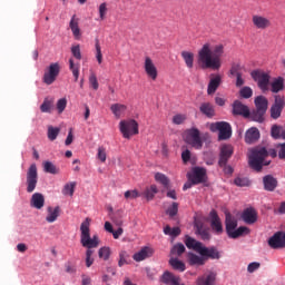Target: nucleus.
Instances as JSON below:
<instances>
[{"label":"nucleus","instance_id":"obj_19","mask_svg":"<svg viewBox=\"0 0 285 285\" xmlns=\"http://www.w3.org/2000/svg\"><path fill=\"white\" fill-rule=\"evenodd\" d=\"M240 219L252 226V224H255L257 222V210L253 207L244 209L240 215Z\"/></svg>","mask_w":285,"mask_h":285},{"label":"nucleus","instance_id":"obj_18","mask_svg":"<svg viewBox=\"0 0 285 285\" xmlns=\"http://www.w3.org/2000/svg\"><path fill=\"white\" fill-rule=\"evenodd\" d=\"M198 254L202 255V257H205V262L207 259H220L222 254H219V250H217V247H206L203 246L200 252Z\"/></svg>","mask_w":285,"mask_h":285},{"label":"nucleus","instance_id":"obj_23","mask_svg":"<svg viewBox=\"0 0 285 285\" xmlns=\"http://www.w3.org/2000/svg\"><path fill=\"white\" fill-rule=\"evenodd\" d=\"M222 86V76L219 73L212 75L209 83L207 86V95H215L217 92V88Z\"/></svg>","mask_w":285,"mask_h":285},{"label":"nucleus","instance_id":"obj_26","mask_svg":"<svg viewBox=\"0 0 285 285\" xmlns=\"http://www.w3.org/2000/svg\"><path fill=\"white\" fill-rule=\"evenodd\" d=\"M217 279V273L209 272L207 275H203L196 279V285H215Z\"/></svg>","mask_w":285,"mask_h":285},{"label":"nucleus","instance_id":"obj_49","mask_svg":"<svg viewBox=\"0 0 285 285\" xmlns=\"http://www.w3.org/2000/svg\"><path fill=\"white\" fill-rule=\"evenodd\" d=\"M59 132H61V129H59V127H52V126H49L48 127V139L50 141H55V139H57V137H59Z\"/></svg>","mask_w":285,"mask_h":285},{"label":"nucleus","instance_id":"obj_13","mask_svg":"<svg viewBox=\"0 0 285 285\" xmlns=\"http://www.w3.org/2000/svg\"><path fill=\"white\" fill-rule=\"evenodd\" d=\"M233 115L244 117L245 119H248L250 117V109L248 106L242 104L239 100H235L233 102Z\"/></svg>","mask_w":285,"mask_h":285},{"label":"nucleus","instance_id":"obj_63","mask_svg":"<svg viewBox=\"0 0 285 285\" xmlns=\"http://www.w3.org/2000/svg\"><path fill=\"white\" fill-rule=\"evenodd\" d=\"M97 157L102 164H106L107 155L106 149L104 147H98Z\"/></svg>","mask_w":285,"mask_h":285},{"label":"nucleus","instance_id":"obj_11","mask_svg":"<svg viewBox=\"0 0 285 285\" xmlns=\"http://www.w3.org/2000/svg\"><path fill=\"white\" fill-rule=\"evenodd\" d=\"M234 153H235V149L233 148V145L224 144L220 147L218 166L220 168L226 167V164H228V159L233 157Z\"/></svg>","mask_w":285,"mask_h":285},{"label":"nucleus","instance_id":"obj_5","mask_svg":"<svg viewBox=\"0 0 285 285\" xmlns=\"http://www.w3.org/2000/svg\"><path fill=\"white\" fill-rule=\"evenodd\" d=\"M212 132H217L218 130V139L219 141H226V139H230L233 137V128L230 124L226 121H218L210 125Z\"/></svg>","mask_w":285,"mask_h":285},{"label":"nucleus","instance_id":"obj_16","mask_svg":"<svg viewBox=\"0 0 285 285\" xmlns=\"http://www.w3.org/2000/svg\"><path fill=\"white\" fill-rule=\"evenodd\" d=\"M252 23L257 30H266L272 26L271 19L259 14L252 17Z\"/></svg>","mask_w":285,"mask_h":285},{"label":"nucleus","instance_id":"obj_29","mask_svg":"<svg viewBox=\"0 0 285 285\" xmlns=\"http://www.w3.org/2000/svg\"><path fill=\"white\" fill-rule=\"evenodd\" d=\"M187 259H188L189 266H204L206 264V258L195 253H189L187 255Z\"/></svg>","mask_w":285,"mask_h":285},{"label":"nucleus","instance_id":"obj_43","mask_svg":"<svg viewBox=\"0 0 285 285\" xmlns=\"http://www.w3.org/2000/svg\"><path fill=\"white\" fill-rule=\"evenodd\" d=\"M155 180L161 184L167 190L170 189V179H168L166 175L157 173L155 174Z\"/></svg>","mask_w":285,"mask_h":285},{"label":"nucleus","instance_id":"obj_31","mask_svg":"<svg viewBox=\"0 0 285 285\" xmlns=\"http://www.w3.org/2000/svg\"><path fill=\"white\" fill-rule=\"evenodd\" d=\"M259 139V129L257 127L249 128L245 134L246 144H255Z\"/></svg>","mask_w":285,"mask_h":285},{"label":"nucleus","instance_id":"obj_3","mask_svg":"<svg viewBox=\"0 0 285 285\" xmlns=\"http://www.w3.org/2000/svg\"><path fill=\"white\" fill-rule=\"evenodd\" d=\"M90 222L91 219L87 217L80 225V244L83 248L92 250L99 247V236L90 237Z\"/></svg>","mask_w":285,"mask_h":285},{"label":"nucleus","instance_id":"obj_24","mask_svg":"<svg viewBox=\"0 0 285 285\" xmlns=\"http://www.w3.org/2000/svg\"><path fill=\"white\" fill-rule=\"evenodd\" d=\"M59 215H61V207L49 206V207H47L46 222H48V224H55V222H57V219H59Z\"/></svg>","mask_w":285,"mask_h":285},{"label":"nucleus","instance_id":"obj_2","mask_svg":"<svg viewBox=\"0 0 285 285\" xmlns=\"http://www.w3.org/2000/svg\"><path fill=\"white\" fill-rule=\"evenodd\" d=\"M268 156L275 159V157H277V150H266L265 147L253 149L249 155L248 164L253 170H256V173H262V168L271 164V161H265Z\"/></svg>","mask_w":285,"mask_h":285},{"label":"nucleus","instance_id":"obj_28","mask_svg":"<svg viewBox=\"0 0 285 285\" xmlns=\"http://www.w3.org/2000/svg\"><path fill=\"white\" fill-rule=\"evenodd\" d=\"M247 119H250V121H256V124H264L266 121V111L253 109L249 111Z\"/></svg>","mask_w":285,"mask_h":285},{"label":"nucleus","instance_id":"obj_59","mask_svg":"<svg viewBox=\"0 0 285 285\" xmlns=\"http://www.w3.org/2000/svg\"><path fill=\"white\" fill-rule=\"evenodd\" d=\"M68 106V100L66 98H61L57 101V110L59 115L66 110V107Z\"/></svg>","mask_w":285,"mask_h":285},{"label":"nucleus","instance_id":"obj_62","mask_svg":"<svg viewBox=\"0 0 285 285\" xmlns=\"http://www.w3.org/2000/svg\"><path fill=\"white\" fill-rule=\"evenodd\" d=\"M89 83L94 88V90H99V81L97 80V76L95 73L90 75Z\"/></svg>","mask_w":285,"mask_h":285},{"label":"nucleus","instance_id":"obj_40","mask_svg":"<svg viewBox=\"0 0 285 285\" xmlns=\"http://www.w3.org/2000/svg\"><path fill=\"white\" fill-rule=\"evenodd\" d=\"M184 253H186V246H184V244H181V243H178L173 246V248L170 250V256L171 257H181V255H184Z\"/></svg>","mask_w":285,"mask_h":285},{"label":"nucleus","instance_id":"obj_53","mask_svg":"<svg viewBox=\"0 0 285 285\" xmlns=\"http://www.w3.org/2000/svg\"><path fill=\"white\" fill-rule=\"evenodd\" d=\"M98 257L105 262H108V259H110V247H101L98 250Z\"/></svg>","mask_w":285,"mask_h":285},{"label":"nucleus","instance_id":"obj_8","mask_svg":"<svg viewBox=\"0 0 285 285\" xmlns=\"http://www.w3.org/2000/svg\"><path fill=\"white\" fill-rule=\"evenodd\" d=\"M38 181L39 173L37 171V165L31 164L27 170V193H35Z\"/></svg>","mask_w":285,"mask_h":285},{"label":"nucleus","instance_id":"obj_17","mask_svg":"<svg viewBox=\"0 0 285 285\" xmlns=\"http://www.w3.org/2000/svg\"><path fill=\"white\" fill-rule=\"evenodd\" d=\"M144 68L147 77H149V79H151L153 81H157V77H158L157 67L155 66V62H153V59H150V57L145 58Z\"/></svg>","mask_w":285,"mask_h":285},{"label":"nucleus","instance_id":"obj_1","mask_svg":"<svg viewBox=\"0 0 285 285\" xmlns=\"http://www.w3.org/2000/svg\"><path fill=\"white\" fill-rule=\"evenodd\" d=\"M222 57H224V45L218 43L212 48L210 43L206 42L198 50L197 63L202 70H219Z\"/></svg>","mask_w":285,"mask_h":285},{"label":"nucleus","instance_id":"obj_54","mask_svg":"<svg viewBox=\"0 0 285 285\" xmlns=\"http://www.w3.org/2000/svg\"><path fill=\"white\" fill-rule=\"evenodd\" d=\"M95 254V250L92 249H87L86 250V266L87 268H90L92 264H95V258H92V255Z\"/></svg>","mask_w":285,"mask_h":285},{"label":"nucleus","instance_id":"obj_58","mask_svg":"<svg viewBox=\"0 0 285 285\" xmlns=\"http://www.w3.org/2000/svg\"><path fill=\"white\" fill-rule=\"evenodd\" d=\"M71 55L78 61H81V47L79 45H75L71 47Z\"/></svg>","mask_w":285,"mask_h":285},{"label":"nucleus","instance_id":"obj_20","mask_svg":"<svg viewBox=\"0 0 285 285\" xmlns=\"http://www.w3.org/2000/svg\"><path fill=\"white\" fill-rule=\"evenodd\" d=\"M31 208H36L37 210H41L43 206H46V197L41 193H35L30 199Z\"/></svg>","mask_w":285,"mask_h":285},{"label":"nucleus","instance_id":"obj_35","mask_svg":"<svg viewBox=\"0 0 285 285\" xmlns=\"http://www.w3.org/2000/svg\"><path fill=\"white\" fill-rule=\"evenodd\" d=\"M271 86V92H274L277 95V92H282L284 90V78L277 77L274 78L272 82H269Z\"/></svg>","mask_w":285,"mask_h":285},{"label":"nucleus","instance_id":"obj_44","mask_svg":"<svg viewBox=\"0 0 285 285\" xmlns=\"http://www.w3.org/2000/svg\"><path fill=\"white\" fill-rule=\"evenodd\" d=\"M170 266L174 268V271H179L180 273H184L186 271V264L184 262L179 261L178 258H170L169 259Z\"/></svg>","mask_w":285,"mask_h":285},{"label":"nucleus","instance_id":"obj_21","mask_svg":"<svg viewBox=\"0 0 285 285\" xmlns=\"http://www.w3.org/2000/svg\"><path fill=\"white\" fill-rule=\"evenodd\" d=\"M160 282L166 285H179L181 284V278L170 272H165L160 276Z\"/></svg>","mask_w":285,"mask_h":285},{"label":"nucleus","instance_id":"obj_41","mask_svg":"<svg viewBox=\"0 0 285 285\" xmlns=\"http://www.w3.org/2000/svg\"><path fill=\"white\" fill-rule=\"evenodd\" d=\"M79 62H76L75 59H69V70H71L72 76L75 77V82L79 81Z\"/></svg>","mask_w":285,"mask_h":285},{"label":"nucleus","instance_id":"obj_45","mask_svg":"<svg viewBox=\"0 0 285 285\" xmlns=\"http://www.w3.org/2000/svg\"><path fill=\"white\" fill-rule=\"evenodd\" d=\"M55 104V100L50 99V98H45L43 102L40 106V110L41 112H52V106Z\"/></svg>","mask_w":285,"mask_h":285},{"label":"nucleus","instance_id":"obj_25","mask_svg":"<svg viewBox=\"0 0 285 285\" xmlns=\"http://www.w3.org/2000/svg\"><path fill=\"white\" fill-rule=\"evenodd\" d=\"M277 178L273 177L272 175H266L263 177L264 190H267V193L275 191V188H277Z\"/></svg>","mask_w":285,"mask_h":285},{"label":"nucleus","instance_id":"obj_4","mask_svg":"<svg viewBox=\"0 0 285 285\" xmlns=\"http://www.w3.org/2000/svg\"><path fill=\"white\" fill-rule=\"evenodd\" d=\"M250 77L254 81H257V86L262 92H268L271 90V75L268 72L257 69L250 72Z\"/></svg>","mask_w":285,"mask_h":285},{"label":"nucleus","instance_id":"obj_55","mask_svg":"<svg viewBox=\"0 0 285 285\" xmlns=\"http://www.w3.org/2000/svg\"><path fill=\"white\" fill-rule=\"evenodd\" d=\"M239 95L243 99H250V97H253V89L250 87H243Z\"/></svg>","mask_w":285,"mask_h":285},{"label":"nucleus","instance_id":"obj_52","mask_svg":"<svg viewBox=\"0 0 285 285\" xmlns=\"http://www.w3.org/2000/svg\"><path fill=\"white\" fill-rule=\"evenodd\" d=\"M128 259H130V255L126 250H121L119 253V261H118V266L121 268V266H125V264H129Z\"/></svg>","mask_w":285,"mask_h":285},{"label":"nucleus","instance_id":"obj_36","mask_svg":"<svg viewBox=\"0 0 285 285\" xmlns=\"http://www.w3.org/2000/svg\"><path fill=\"white\" fill-rule=\"evenodd\" d=\"M69 28L75 37V39H79L81 37V29L79 28V19H77V16H72Z\"/></svg>","mask_w":285,"mask_h":285},{"label":"nucleus","instance_id":"obj_12","mask_svg":"<svg viewBox=\"0 0 285 285\" xmlns=\"http://www.w3.org/2000/svg\"><path fill=\"white\" fill-rule=\"evenodd\" d=\"M285 100L284 96H275V101L269 109L272 119H279L282 117V110H284Z\"/></svg>","mask_w":285,"mask_h":285},{"label":"nucleus","instance_id":"obj_30","mask_svg":"<svg viewBox=\"0 0 285 285\" xmlns=\"http://www.w3.org/2000/svg\"><path fill=\"white\" fill-rule=\"evenodd\" d=\"M255 110L267 112L268 110V98L265 96H257L254 100Z\"/></svg>","mask_w":285,"mask_h":285},{"label":"nucleus","instance_id":"obj_42","mask_svg":"<svg viewBox=\"0 0 285 285\" xmlns=\"http://www.w3.org/2000/svg\"><path fill=\"white\" fill-rule=\"evenodd\" d=\"M43 170L49 175H59L60 173L59 167L53 165L52 161H48V160L43 163Z\"/></svg>","mask_w":285,"mask_h":285},{"label":"nucleus","instance_id":"obj_34","mask_svg":"<svg viewBox=\"0 0 285 285\" xmlns=\"http://www.w3.org/2000/svg\"><path fill=\"white\" fill-rule=\"evenodd\" d=\"M180 57L184 59L185 66L188 70H193V68H195V53L190 51H181Z\"/></svg>","mask_w":285,"mask_h":285},{"label":"nucleus","instance_id":"obj_37","mask_svg":"<svg viewBox=\"0 0 285 285\" xmlns=\"http://www.w3.org/2000/svg\"><path fill=\"white\" fill-rule=\"evenodd\" d=\"M110 110L112 115H115V118L119 119L126 112V110H128V107L121 104H114L111 105Z\"/></svg>","mask_w":285,"mask_h":285},{"label":"nucleus","instance_id":"obj_57","mask_svg":"<svg viewBox=\"0 0 285 285\" xmlns=\"http://www.w3.org/2000/svg\"><path fill=\"white\" fill-rule=\"evenodd\" d=\"M177 213H179V204L173 203L171 206L167 209V215H169V217H175Z\"/></svg>","mask_w":285,"mask_h":285},{"label":"nucleus","instance_id":"obj_10","mask_svg":"<svg viewBox=\"0 0 285 285\" xmlns=\"http://www.w3.org/2000/svg\"><path fill=\"white\" fill-rule=\"evenodd\" d=\"M187 179L194 185L204 184L206 181V168L194 167L191 173L187 174Z\"/></svg>","mask_w":285,"mask_h":285},{"label":"nucleus","instance_id":"obj_64","mask_svg":"<svg viewBox=\"0 0 285 285\" xmlns=\"http://www.w3.org/2000/svg\"><path fill=\"white\" fill-rule=\"evenodd\" d=\"M186 119V115L178 114L173 117V124L176 126H180V124H184V120Z\"/></svg>","mask_w":285,"mask_h":285},{"label":"nucleus","instance_id":"obj_32","mask_svg":"<svg viewBox=\"0 0 285 285\" xmlns=\"http://www.w3.org/2000/svg\"><path fill=\"white\" fill-rule=\"evenodd\" d=\"M225 226L228 236L235 230V228H237V219H235L230 213L225 214Z\"/></svg>","mask_w":285,"mask_h":285},{"label":"nucleus","instance_id":"obj_48","mask_svg":"<svg viewBox=\"0 0 285 285\" xmlns=\"http://www.w3.org/2000/svg\"><path fill=\"white\" fill-rule=\"evenodd\" d=\"M76 187H77L76 181L66 184L62 188V195H69V197H72V195H75V188Z\"/></svg>","mask_w":285,"mask_h":285},{"label":"nucleus","instance_id":"obj_33","mask_svg":"<svg viewBox=\"0 0 285 285\" xmlns=\"http://www.w3.org/2000/svg\"><path fill=\"white\" fill-rule=\"evenodd\" d=\"M185 245L187 246V248L195 250L196 253H199L200 249L204 248V244H202V242L196 240L190 236H186Z\"/></svg>","mask_w":285,"mask_h":285},{"label":"nucleus","instance_id":"obj_9","mask_svg":"<svg viewBox=\"0 0 285 285\" xmlns=\"http://www.w3.org/2000/svg\"><path fill=\"white\" fill-rule=\"evenodd\" d=\"M186 141L196 150H202L204 146V141H202L199 129L197 128H191L187 130Z\"/></svg>","mask_w":285,"mask_h":285},{"label":"nucleus","instance_id":"obj_56","mask_svg":"<svg viewBox=\"0 0 285 285\" xmlns=\"http://www.w3.org/2000/svg\"><path fill=\"white\" fill-rule=\"evenodd\" d=\"M96 59L98 63H102L104 61V55L101 53V46L99 45V39H96Z\"/></svg>","mask_w":285,"mask_h":285},{"label":"nucleus","instance_id":"obj_15","mask_svg":"<svg viewBox=\"0 0 285 285\" xmlns=\"http://www.w3.org/2000/svg\"><path fill=\"white\" fill-rule=\"evenodd\" d=\"M209 217H210V227L213 232L216 233L217 235H222V233H224V226L222 225V219H219V215H217V212L213 209L209 213Z\"/></svg>","mask_w":285,"mask_h":285},{"label":"nucleus","instance_id":"obj_51","mask_svg":"<svg viewBox=\"0 0 285 285\" xmlns=\"http://www.w3.org/2000/svg\"><path fill=\"white\" fill-rule=\"evenodd\" d=\"M235 186H238L240 188L250 186V180L246 177H236L234 179Z\"/></svg>","mask_w":285,"mask_h":285},{"label":"nucleus","instance_id":"obj_50","mask_svg":"<svg viewBox=\"0 0 285 285\" xmlns=\"http://www.w3.org/2000/svg\"><path fill=\"white\" fill-rule=\"evenodd\" d=\"M165 235H170V237H179L181 235V229L179 227L171 228L170 226H166L164 228Z\"/></svg>","mask_w":285,"mask_h":285},{"label":"nucleus","instance_id":"obj_39","mask_svg":"<svg viewBox=\"0 0 285 285\" xmlns=\"http://www.w3.org/2000/svg\"><path fill=\"white\" fill-rule=\"evenodd\" d=\"M250 233V229L246 226H240L237 229H234V232L229 233V236L232 239H237L238 237H242L244 235H248Z\"/></svg>","mask_w":285,"mask_h":285},{"label":"nucleus","instance_id":"obj_38","mask_svg":"<svg viewBox=\"0 0 285 285\" xmlns=\"http://www.w3.org/2000/svg\"><path fill=\"white\" fill-rule=\"evenodd\" d=\"M195 227H196V233L198 235H200V237H202V239H204V242L210 239V232L207 228H204V224L196 223Z\"/></svg>","mask_w":285,"mask_h":285},{"label":"nucleus","instance_id":"obj_47","mask_svg":"<svg viewBox=\"0 0 285 285\" xmlns=\"http://www.w3.org/2000/svg\"><path fill=\"white\" fill-rule=\"evenodd\" d=\"M159 193V190L157 189V185H151L150 187H148L144 195L146 197V199H148V202H150L151 199H155V195Z\"/></svg>","mask_w":285,"mask_h":285},{"label":"nucleus","instance_id":"obj_46","mask_svg":"<svg viewBox=\"0 0 285 285\" xmlns=\"http://www.w3.org/2000/svg\"><path fill=\"white\" fill-rule=\"evenodd\" d=\"M284 132V126L274 125L271 129L273 139H282Z\"/></svg>","mask_w":285,"mask_h":285},{"label":"nucleus","instance_id":"obj_14","mask_svg":"<svg viewBox=\"0 0 285 285\" xmlns=\"http://www.w3.org/2000/svg\"><path fill=\"white\" fill-rule=\"evenodd\" d=\"M268 246L274 249L285 248V233L277 232L268 239Z\"/></svg>","mask_w":285,"mask_h":285},{"label":"nucleus","instance_id":"obj_22","mask_svg":"<svg viewBox=\"0 0 285 285\" xmlns=\"http://www.w3.org/2000/svg\"><path fill=\"white\" fill-rule=\"evenodd\" d=\"M155 250L148 246L142 247L139 252L134 254L132 259L135 262H144V259H148V257H153Z\"/></svg>","mask_w":285,"mask_h":285},{"label":"nucleus","instance_id":"obj_61","mask_svg":"<svg viewBox=\"0 0 285 285\" xmlns=\"http://www.w3.org/2000/svg\"><path fill=\"white\" fill-rule=\"evenodd\" d=\"M107 12H108V4L106 2H102L99 6V16H100L101 21H104V19H106Z\"/></svg>","mask_w":285,"mask_h":285},{"label":"nucleus","instance_id":"obj_7","mask_svg":"<svg viewBox=\"0 0 285 285\" xmlns=\"http://www.w3.org/2000/svg\"><path fill=\"white\" fill-rule=\"evenodd\" d=\"M61 72V65L59 62H52L47 67L45 70L42 81L47 86H52L53 82L57 81V78L59 77V73Z\"/></svg>","mask_w":285,"mask_h":285},{"label":"nucleus","instance_id":"obj_27","mask_svg":"<svg viewBox=\"0 0 285 285\" xmlns=\"http://www.w3.org/2000/svg\"><path fill=\"white\" fill-rule=\"evenodd\" d=\"M199 111L208 119H213V117H215V105L210 102H202L199 106Z\"/></svg>","mask_w":285,"mask_h":285},{"label":"nucleus","instance_id":"obj_60","mask_svg":"<svg viewBox=\"0 0 285 285\" xmlns=\"http://www.w3.org/2000/svg\"><path fill=\"white\" fill-rule=\"evenodd\" d=\"M140 196L141 195L137 189L125 191V199H137V197H140Z\"/></svg>","mask_w":285,"mask_h":285},{"label":"nucleus","instance_id":"obj_6","mask_svg":"<svg viewBox=\"0 0 285 285\" xmlns=\"http://www.w3.org/2000/svg\"><path fill=\"white\" fill-rule=\"evenodd\" d=\"M119 128L125 139H130L132 135H139V124L135 119L121 120Z\"/></svg>","mask_w":285,"mask_h":285}]
</instances>
